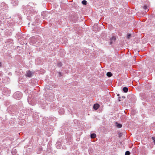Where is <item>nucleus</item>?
<instances>
[{
	"label": "nucleus",
	"mask_w": 155,
	"mask_h": 155,
	"mask_svg": "<svg viewBox=\"0 0 155 155\" xmlns=\"http://www.w3.org/2000/svg\"><path fill=\"white\" fill-rule=\"evenodd\" d=\"M38 36H35L29 39V42L31 44L33 45L36 46H37V44L38 42H37V37Z\"/></svg>",
	"instance_id": "nucleus-1"
},
{
	"label": "nucleus",
	"mask_w": 155,
	"mask_h": 155,
	"mask_svg": "<svg viewBox=\"0 0 155 155\" xmlns=\"http://www.w3.org/2000/svg\"><path fill=\"white\" fill-rule=\"evenodd\" d=\"M13 96L15 99L19 100L22 97V94L20 92L17 91L14 94Z\"/></svg>",
	"instance_id": "nucleus-2"
},
{
	"label": "nucleus",
	"mask_w": 155,
	"mask_h": 155,
	"mask_svg": "<svg viewBox=\"0 0 155 155\" xmlns=\"http://www.w3.org/2000/svg\"><path fill=\"white\" fill-rule=\"evenodd\" d=\"M37 42H38L37 45V46L40 45L42 43V40L40 36L37 37Z\"/></svg>",
	"instance_id": "nucleus-3"
},
{
	"label": "nucleus",
	"mask_w": 155,
	"mask_h": 155,
	"mask_svg": "<svg viewBox=\"0 0 155 155\" xmlns=\"http://www.w3.org/2000/svg\"><path fill=\"white\" fill-rule=\"evenodd\" d=\"M116 39V38L114 36H113L111 38H110L109 44L110 45L112 44L114 42H115Z\"/></svg>",
	"instance_id": "nucleus-4"
},
{
	"label": "nucleus",
	"mask_w": 155,
	"mask_h": 155,
	"mask_svg": "<svg viewBox=\"0 0 155 155\" xmlns=\"http://www.w3.org/2000/svg\"><path fill=\"white\" fill-rule=\"evenodd\" d=\"M32 73L30 71H28L25 74V76L28 77H31L32 76Z\"/></svg>",
	"instance_id": "nucleus-5"
},
{
	"label": "nucleus",
	"mask_w": 155,
	"mask_h": 155,
	"mask_svg": "<svg viewBox=\"0 0 155 155\" xmlns=\"http://www.w3.org/2000/svg\"><path fill=\"white\" fill-rule=\"evenodd\" d=\"M7 91V94H5V95H6V96H8L10 94L11 92L8 89L4 90L3 92L4 93L3 94H5V92Z\"/></svg>",
	"instance_id": "nucleus-6"
},
{
	"label": "nucleus",
	"mask_w": 155,
	"mask_h": 155,
	"mask_svg": "<svg viewBox=\"0 0 155 155\" xmlns=\"http://www.w3.org/2000/svg\"><path fill=\"white\" fill-rule=\"evenodd\" d=\"M99 104H94L93 106V108L94 110H97L99 107Z\"/></svg>",
	"instance_id": "nucleus-7"
},
{
	"label": "nucleus",
	"mask_w": 155,
	"mask_h": 155,
	"mask_svg": "<svg viewBox=\"0 0 155 155\" xmlns=\"http://www.w3.org/2000/svg\"><path fill=\"white\" fill-rule=\"evenodd\" d=\"M59 113L61 114H62L64 113V110L63 108H61L59 110Z\"/></svg>",
	"instance_id": "nucleus-8"
},
{
	"label": "nucleus",
	"mask_w": 155,
	"mask_h": 155,
	"mask_svg": "<svg viewBox=\"0 0 155 155\" xmlns=\"http://www.w3.org/2000/svg\"><path fill=\"white\" fill-rule=\"evenodd\" d=\"M128 90V88L126 87H124L123 88V91L124 92L126 93L127 92Z\"/></svg>",
	"instance_id": "nucleus-9"
},
{
	"label": "nucleus",
	"mask_w": 155,
	"mask_h": 155,
	"mask_svg": "<svg viewBox=\"0 0 155 155\" xmlns=\"http://www.w3.org/2000/svg\"><path fill=\"white\" fill-rule=\"evenodd\" d=\"M96 135L95 134L92 133L91 134V138H94L96 137Z\"/></svg>",
	"instance_id": "nucleus-10"
},
{
	"label": "nucleus",
	"mask_w": 155,
	"mask_h": 155,
	"mask_svg": "<svg viewBox=\"0 0 155 155\" xmlns=\"http://www.w3.org/2000/svg\"><path fill=\"white\" fill-rule=\"evenodd\" d=\"M116 124L117 127L118 128H120L121 127H122V125L121 124H119V123H117V122L116 123Z\"/></svg>",
	"instance_id": "nucleus-11"
},
{
	"label": "nucleus",
	"mask_w": 155,
	"mask_h": 155,
	"mask_svg": "<svg viewBox=\"0 0 155 155\" xmlns=\"http://www.w3.org/2000/svg\"><path fill=\"white\" fill-rule=\"evenodd\" d=\"M107 75L108 77H110L112 75V74L111 72H108L107 73Z\"/></svg>",
	"instance_id": "nucleus-12"
},
{
	"label": "nucleus",
	"mask_w": 155,
	"mask_h": 155,
	"mask_svg": "<svg viewBox=\"0 0 155 155\" xmlns=\"http://www.w3.org/2000/svg\"><path fill=\"white\" fill-rule=\"evenodd\" d=\"M56 147L58 148H60L61 146V143L60 142H58L56 144Z\"/></svg>",
	"instance_id": "nucleus-13"
},
{
	"label": "nucleus",
	"mask_w": 155,
	"mask_h": 155,
	"mask_svg": "<svg viewBox=\"0 0 155 155\" xmlns=\"http://www.w3.org/2000/svg\"><path fill=\"white\" fill-rule=\"evenodd\" d=\"M143 8L144 10H147V11H148L149 10V9H148V8H147V6L146 5H144L143 6Z\"/></svg>",
	"instance_id": "nucleus-14"
},
{
	"label": "nucleus",
	"mask_w": 155,
	"mask_h": 155,
	"mask_svg": "<svg viewBox=\"0 0 155 155\" xmlns=\"http://www.w3.org/2000/svg\"><path fill=\"white\" fill-rule=\"evenodd\" d=\"M87 1L86 0H84L82 1V3L84 5H86L87 4Z\"/></svg>",
	"instance_id": "nucleus-15"
},
{
	"label": "nucleus",
	"mask_w": 155,
	"mask_h": 155,
	"mask_svg": "<svg viewBox=\"0 0 155 155\" xmlns=\"http://www.w3.org/2000/svg\"><path fill=\"white\" fill-rule=\"evenodd\" d=\"M62 63L61 62H58V66L59 67H61L62 66Z\"/></svg>",
	"instance_id": "nucleus-16"
},
{
	"label": "nucleus",
	"mask_w": 155,
	"mask_h": 155,
	"mask_svg": "<svg viewBox=\"0 0 155 155\" xmlns=\"http://www.w3.org/2000/svg\"><path fill=\"white\" fill-rule=\"evenodd\" d=\"M131 36V34H127V38L128 39H129L130 38Z\"/></svg>",
	"instance_id": "nucleus-17"
},
{
	"label": "nucleus",
	"mask_w": 155,
	"mask_h": 155,
	"mask_svg": "<svg viewBox=\"0 0 155 155\" xmlns=\"http://www.w3.org/2000/svg\"><path fill=\"white\" fill-rule=\"evenodd\" d=\"M130 154V152L129 151H127L125 152V155H129Z\"/></svg>",
	"instance_id": "nucleus-18"
},
{
	"label": "nucleus",
	"mask_w": 155,
	"mask_h": 155,
	"mask_svg": "<svg viewBox=\"0 0 155 155\" xmlns=\"http://www.w3.org/2000/svg\"><path fill=\"white\" fill-rule=\"evenodd\" d=\"M118 136L120 137L122 136V134L121 133L119 132L118 133Z\"/></svg>",
	"instance_id": "nucleus-19"
},
{
	"label": "nucleus",
	"mask_w": 155,
	"mask_h": 155,
	"mask_svg": "<svg viewBox=\"0 0 155 155\" xmlns=\"http://www.w3.org/2000/svg\"><path fill=\"white\" fill-rule=\"evenodd\" d=\"M42 150V148H39L38 149V150L37 151V153H40V151Z\"/></svg>",
	"instance_id": "nucleus-20"
},
{
	"label": "nucleus",
	"mask_w": 155,
	"mask_h": 155,
	"mask_svg": "<svg viewBox=\"0 0 155 155\" xmlns=\"http://www.w3.org/2000/svg\"><path fill=\"white\" fill-rule=\"evenodd\" d=\"M20 122H23V124H25V123H26L25 122V121L24 120H21V121Z\"/></svg>",
	"instance_id": "nucleus-21"
},
{
	"label": "nucleus",
	"mask_w": 155,
	"mask_h": 155,
	"mask_svg": "<svg viewBox=\"0 0 155 155\" xmlns=\"http://www.w3.org/2000/svg\"><path fill=\"white\" fill-rule=\"evenodd\" d=\"M121 98V97H118V100L119 101H121V100L120 99Z\"/></svg>",
	"instance_id": "nucleus-22"
},
{
	"label": "nucleus",
	"mask_w": 155,
	"mask_h": 155,
	"mask_svg": "<svg viewBox=\"0 0 155 155\" xmlns=\"http://www.w3.org/2000/svg\"><path fill=\"white\" fill-rule=\"evenodd\" d=\"M29 98L30 97H28V103L30 104V103H29L30 101H29Z\"/></svg>",
	"instance_id": "nucleus-23"
},
{
	"label": "nucleus",
	"mask_w": 155,
	"mask_h": 155,
	"mask_svg": "<svg viewBox=\"0 0 155 155\" xmlns=\"http://www.w3.org/2000/svg\"><path fill=\"white\" fill-rule=\"evenodd\" d=\"M74 123H76L77 122V120H74Z\"/></svg>",
	"instance_id": "nucleus-24"
},
{
	"label": "nucleus",
	"mask_w": 155,
	"mask_h": 155,
	"mask_svg": "<svg viewBox=\"0 0 155 155\" xmlns=\"http://www.w3.org/2000/svg\"><path fill=\"white\" fill-rule=\"evenodd\" d=\"M59 74L60 75H61V72H59Z\"/></svg>",
	"instance_id": "nucleus-25"
},
{
	"label": "nucleus",
	"mask_w": 155,
	"mask_h": 155,
	"mask_svg": "<svg viewBox=\"0 0 155 155\" xmlns=\"http://www.w3.org/2000/svg\"><path fill=\"white\" fill-rule=\"evenodd\" d=\"M15 2H16V3H17V4H17V5H18V2H17V1H15Z\"/></svg>",
	"instance_id": "nucleus-26"
},
{
	"label": "nucleus",
	"mask_w": 155,
	"mask_h": 155,
	"mask_svg": "<svg viewBox=\"0 0 155 155\" xmlns=\"http://www.w3.org/2000/svg\"><path fill=\"white\" fill-rule=\"evenodd\" d=\"M1 62H0V67H1Z\"/></svg>",
	"instance_id": "nucleus-27"
},
{
	"label": "nucleus",
	"mask_w": 155,
	"mask_h": 155,
	"mask_svg": "<svg viewBox=\"0 0 155 155\" xmlns=\"http://www.w3.org/2000/svg\"><path fill=\"white\" fill-rule=\"evenodd\" d=\"M119 95H120V94H117V96H119Z\"/></svg>",
	"instance_id": "nucleus-28"
},
{
	"label": "nucleus",
	"mask_w": 155,
	"mask_h": 155,
	"mask_svg": "<svg viewBox=\"0 0 155 155\" xmlns=\"http://www.w3.org/2000/svg\"><path fill=\"white\" fill-rule=\"evenodd\" d=\"M122 97L123 98H125V97Z\"/></svg>",
	"instance_id": "nucleus-29"
},
{
	"label": "nucleus",
	"mask_w": 155,
	"mask_h": 155,
	"mask_svg": "<svg viewBox=\"0 0 155 155\" xmlns=\"http://www.w3.org/2000/svg\"><path fill=\"white\" fill-rule=\"evenodd\" d=\"M154 143H155V140H154Z\"/></svg>",
	"instance_id": "nucleus-30"
},
{
	"label": "nucleus",
	"mask_w": 155,
	"mask_h": 155,
	"mask_svg": "<svg viewBox=\"0 0 155 155\" xmlns=\"http://www.w3.org/2000/svg\"><path fill=\"white\" fill-rule=\"evenodd\" d=\"M50 136V135H48V136Z\"/></svg>",
	"instance_id": "nucleus-31"
},
{
	"label": "nucleus",
	"mask_w": 155,
	"mask_h": 155,
	"mask_svg": "<svg viewBox=\"0 0 155 155\" xmlns=\"http://www.w3.org/2000/svg\"><path fill=\"white\" fill-rule=\"evenodd\" d=\"M70 113H71V112H70Z\"/></svg>",
	"instance_id": "nucleus-32"
}]
</instances>
